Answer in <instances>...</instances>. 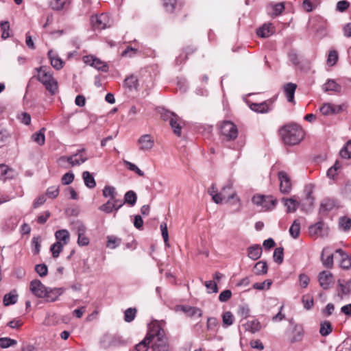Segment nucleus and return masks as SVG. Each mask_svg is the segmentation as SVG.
I'll return each instance as SVG.
<instances>
[{
	"instance_id": "obj_1",
	"label": "nucleus",
	"mask_w": 351,
	"mask_h": 351,
	"mask_svg": "<svg viewBox=\"0 0 351 351\" xmlns=\"http://www.w3.org/2000/svg\"><path fill=\"white\" fill-rule=\"evenodd\" d=\"M162 321H154L149 325L145 338L135 347L136 351H147L149 345L154 351H167V341L165 330L162 328Z\"/></svg>"
},
{
	"instance_id": "obj_2",
	"label": "nucleus",
	"mask_w": 351,
	"mask_h": 351,
	"mask_svg": "<svg viewBox=\"0 0 351 351\" xmlns=\"http://www.w3.org/2000/svg\"><path fill=\"white\" fill-rule=\"evenodd\" d=\"M280 133L285 143L290 145L298 144L304 135L302 128L295 123L283 126L280 128Z\"/></svg>"
},
{
	"instance_id": "obj_3",
	"label": "nucleus",
	"mask_w": 351,
	"mask_h": 351,
	"mask_svg": "<svg viewBox=\"0 0 351 351\" xmlns=\"http://www.w3.org/2000/svg\"><path fill=\"white\" fill-rule=\"evenodd\" d=\"M36 70L38 72V80L43 84L51 95H55L58 90V82L53 77L50 69L46 66H42L36 68Z\"/></svg>"
},
{
	"instance_id": "obj_4",
	"label": "nucleus",
	"mask_w": 351,
	"mask_h": 351,
	"mask_svg": "<svg viewBox=\"0 0 351 351\" xmlns=\"http://www.w3.org/2000/svg\"><path fill=\"white\" fill-rule=\"evenodd\" d=\"M219 193L221 194L222 202L230 203L231 204H239L241 206L240 198L237 196L236 191L233 189L232 183L225 185Z\"/></svg>"
},
{
	"instance_id": "obj_5",
	"label": "nucleus",
	"mask_w": 351,
	"mask_h": 351,
	"mask_svg": "<svg viewBox=\"0 0 351 351\" xmlns=\"http://www.w3.org/2000/svg\"><path fill=\"white\" fill-rule=\"evenodd\" d=\"M220 132L223 139L226 141H234L238 136V129L232 122L223 121L220 128Z\"/></svg>"
},
{
	"instance_id": "obj_6",
	"label": "nucleus",
	"mask_w": 351,
	"mask_h": 351,
	"mask_svg": "<svg viewBox=\"0 0 351 351\" xmlns=\"http://www.w3.org/2000/svg\"><path fill=\"white\" fill-rule=\"evenodd\" d=\"M85 149H78L77 152L71 156H64L59 158L60 162H67L71 167L79 166L88 160V157L84 154Z\"/></svg>"
},
{
	"instance_id": "obj_7",
	"label": "nucleus",
	"mask_w": 351,
	"mask_h": 351,
	"mask_svg": "<svg viewBox=\"0 0 351 351\" xmlns=\"http://www.w3.org/2000/svg\"><path fill=\"white\" fill-rule=\"evenodd\" d=\"M253 204L261 206L264 210H269L275 206L276 199L271 196H265L262 195H254L252 199Z\"/></svg>"
},
{
	"instance_id": "obj_8",
	"label": "nucleus",
	"mask_w": 351,
	"mask_h": 351,
	"mask_svg": "<svg viewBox=\"0 0 351 351\" xmlns=\"http://www.w3.org/2000/svg\"><path fill=\"white\" fill-rule=\"evenodd\" d=\"M83 61L86 64L94 67L99 71L103 72H107L108 71L107 63L94 56H85L83 57Z\"/></svg>"
},
{
	"instance_id": "obj_9",
	"label": "nucleus",
	"mask_w": 351,
	"mask_h": 351,
	"mask_svg": "<svg viewBox=\"0 0 351 351\" xmlns=\"http://www.w3.org/2000/svg\"><path fill=\"white\" fill-rule=\"evenodd\" d=\"M91 23L95 29H104L110 26V21L107 14H101L99 15L93 16L91 17Z\"/></svg>"
},
{
	"instance_id": "obj_10",
	"label": "nucleus",
	"mask_w": 351,
	"mask_h": 351,
	"mask_svg": "<svg viewBox=\"0 0 351 351\" xmlns=\"http://www.w3.org/2000/svg\"><path fill=\"white\" fill-rule=\"evenodd\" d=\"M280 181V191L284 194H288L291 192L292 184L291 179L285 171H281L278 173Z\"/></svg>"
},
{
	"instance_id": "obj_11",
	"label": "nucleus",
	"mask_w": 351,
	"mask_h": 351,
	"mask_svg": "<svg viewBox=\"0 0 351 351\" xmlns=\"http://www.w3.org/2000/svg\"><path fill=\"white\" fill-rule=\"evenodd\" d=\"M328 230V228L322 219L308 228V232L311 237H323L325 235V232H327Z\"/></svg>"
},
{
	"instance_id": "obj_12",
	"label": "nucleus",
	"mask_w": 351,
	"mask_h": 351,
	"mask_svg": "<svg viewBox=\"0 0 351 351\" xmlns=\"http://www.w3.org/2000/svg\"><path fill=\"white\" fill-rule=\"evenodd\" d=\"M318 280L320 286L324 289H328L334 282L332 274L328 271H323L319 273Z\"/></svg>"
},
{
	"instance_id": "obj_13",
	"label": "nucleus",
	"mask_w": 351,
	"mask_h": 351,
	"mask_svg": "<svg viewBox=\"0 0 351 351\" xmlns=\"http://www.w3.org/2000/svg\"><path fill=\"white\" fill-rule=\"evenodd\" d=\"M139 149L143 152L151 150L154 145V141L149 134H144L138 140Z\"/></svg>"
},
{
	"instance_id": "obj_14",
	"label": "nucleus",
	"mask_w": 351,
	"mask_h": 351,
	"mask_svg": "<svg viewBox=\"0 0 351 351\" xmlns=\"http://www.w3.org/2000/svg\"><path fill=\"white\" fill-rule=\"evenodd\" d=\"M47 287H45L40 280H34L30 282L29 289L32 293L38 298H43L45 295Z\"/></svg>"
},
{
	"instance_id": "obj_15",
	"label": "nucleus",
	"mask_w": 351,
	"mask_h": 351,
	"mask_svg": "<svg viewBox=\"0 0 351 351\" xmlns=\"http://www.w3.org/2000/svg\"><path fill=\"white\" fill-rule=\"evenodd\" d=\"M62 293L63 290L61 288L47 287L45 295L43 296V298H44L46 302H52L57 300Z\"/></svg>"
},
{
	"instance_id": "obj_16",
	"label": "nucleus",
	"mask_w": 351,
	"mask_h": 351,
	"mask_svg": "<svg viewBox=\"0 0 351 351\" xmlns=\"http://www.w3.org/2000/svg\"><path fill=\"white\" fill-rule=\"evenodd\" d=\"M292 330L291 333V341L292 343L298 342L302 341L304 335V330L302 326L299 324H293L291 322Z\"/></svg>"
},
{
	"instance_id": "obj_17",
	"label": "nucleus",
	"mask_w": 351,
	"mask_h": 351,
	"mask_svg": "<svg viewBox=\"0 0 351 351\" xmlns=\"http://www.w3.org/2000/svg\"><path fill=\"white\" fill-rule=\"evenodd\" d=\"M297 85L294 83H287L283 86V91L287 101L290 103H295L294 95Z\"/></svg>"
},
{
	"instance_id": "obj_18",
	"label": "nucleus",
	"mask_w": 351,
	"mask_h": 351,
	"mask_svg": "<svg viewBox=\"0 0 351 351\" xmlns=\"http://www.w3.org/2000/svg\"><path fill=\"white\" fill-rule=\"evenodd\" d=\"M335 252L341 256L340 267L345 269H349L351 267V256L341 249L336 250Z\"/></svg>"
},
{
	"instance_id": "obj_19",
	"label": "nucleus",
	"mask_w": 351,
	"mask_h": 351,
	"mask_svg": "<svg viewBox=\"0 0 351 351\" xmlns=\"http://www.w3.org/2000/svg\"><path fill=\"white\" fill-rule=\"evenodd\" d=\"M314 190L313 184H306L304 187V193L305 194V202L304 206L307 205L311 208L314 204V197L312 196Z\"/></svg>"
},
{
	"instance_id": "obj_20",
	"label": "nucleus",
	"mask_w": 351,
	"mask_h": 351,
	"mask_svg": "<svg viewBox=\"0 0 351 351\" xmlns=\"http://www.w3.org/2000/svg\"><path fill=\"white\" fill-rule=\"evenodd\" d=\"M54 235L56 242H59L64 245H67L70 241V233L66 229L57 230Z\"/></svg>"
},
{
	"instance_id": "obj_21",
	"label": "nucleus",
	"mask_w": 351,
	"mask_h": 351,
	"mask_svg": "<svg viewBox=\"0 0 351 351\" xmlns=\"http://www.w3.org/2000/svg\"><path fill=\"white\" fill-rule=\"evenodd\" d=\"M48 57L50 60L51 66L56 70L61 69L64 66L62 60L56 55L52 50L48 51Z\"/></svg>"
},
{
	"instance_id": "obj_22",
	"label": "nucleus",
	"mask_w": 351,
	"mask_h": 351,
	"mask_svg": "<svg viewBox=\"0 0 351 351\" xmlns=\"http://www.w3.org/2000/svg\"><path fill=\"white\" fill-rule=\"evenodd\" d=\"M274 32V27L271 23L264 24L256 31V34L259 37L267 38L272 35Z\"/></svg>"
},
{
	"instance_id": "obj_23",
	"label": "nucleus",
	"mask_w": 351,
	"mask_h": 351,
	"mask_svg": "<svg viewBox=\"0 0 351 351\" xmlns=\"http://www.w3.org/2000/svg\"><path fill=\"white\" fill-rule=\"evenodd\" d=\"M14 176V170L5 164H0V180L12 179Z\"/></svg>"
},
{
	"instance_id": "obj_24",
	"label": "nucleus",
	"mask_w": 351,
	"mask_h": 351,
	"mask_svg": "<svg viewBox=\"0 0 351 351\" xmlns=\"http://www.w3.org/2000/svg\"><path fill=\"white\" fill-rule=\"evenodd\" d=\"M261 254L262 247L258 244L251 245L247 248V256L254 261L258 260Z\"/></svg>"
},
{
	"instance_id": "obj_25",
	"label": "nucleus",
	"mask_w": 351,
	"mask_h": 351,
	"mask_svg": "<svg viewBox=\"0 0 351 351\" xmlns=\"http://www.w3.org/2000/svg\"><path fill=\"white\" fill-rule=\"evenodd\" d=\"M19 295L15 289L12 290L3 297V302L5 306L15 304L18 300Z\"/></svg>"
},
{
	"instance_id": "obj_26",
	"label": "nucleus",
	"mask_w": 351,
	"mask_h": 351,
	"mask_svg": "<svg viewBox=\"0 0 351 351\" xmlns=\"http://www.w3.org/2000/svg\"><path fill=\"white\" fill-rule=\"evenodd\" d=\"M250 108L252 110L258 113H265L270 110L267 101L252 103Z\"/></svg>"
},
{
	"instance_id": "obj_27",
	"label": "nucleus",
	"mask_w": 351,
	"mask_h": 351,
	"mask_svg": "<svg viewBox=\"0 0 351 351\" xmlns=\"http://www.w3.org/2000/svg\"><path fill=\"white\" fill-rule=\"evenodd\" d=\"M119 202L120 199L108 200L105 204L99 207V210L106 214H110L114 210V208L116 206L117 203Z\"/></svg>"
},
{
	"instance_id": "obj_28",
	"label": "nucleus",
	"mask_w": 351,
	"mask_h": 351,
	"mask_svg": "<svg viewBox=\"0 0 351 351\" xmlns=\"http://www.w3.org/2000/svg\"><path fill=\"white\" fill-rule=\"evenodd\" d=\"M69 4V0H50L49 6L53 10L60 11Z\"/></svg>"
},
{
	"instance_id": "obj_29",
	"label": "nucleus",
	"mask_w": 351,
	"mask_h": 351,
	"mask_svg": "<svg viewBox=\"0 0 351 351\" xmlns=\"http://www.w3.org/2000/svg\"><path fill=\"white\" fill-rule=\"evenodd\" d=\"M102 195L104 197H110L109 200H114L117 199L116 198L117 195V192L116 189L113 186L106 185L102 190Z\"/></svg>"
},
{
	"instance_id": "obj_30",
	"label": "nucleus",
	"mask_w": 351,
	"mask_h": 351,
	"mask_svg": "<svg viewBox=\"0 0 351 351\" xmlns=\"http://www.w3.org/2000/svg\"><path fill=\"white\" fill-rule=\"evenodd\" d=\"M341 87L339 84H338L335 80H329L323 85V90L325 92L328 91H334V92H340Z\"/></svg>"
},
{
	"instance_id": "obj_31",
	"label": "nucleus",
	"mask_w": 351,
	"mask_h": 351,
	"mask_svg": "<svg viewBox=\"0 0 351 351\" xmlns=\"http://www.w3.org/2000/svg\"><path fill=\"white\" fill-rule=\"evenodd\" d=\"M208 193L212 197V199L215 203L217 204L222 203L221 194L217 191L215 184H213L208 189Z\"/></svg>"
},
{
	"instance_id": "obj_32",
	"label": "nucleus",
	"mask_w": 351,
	"mask_h": 351,
	"mask_svg": "<svg viewBox=\"0 0 351 351\" xmlns=\"http://www.w3.org/2000/svg\"><path fill=\"white\" fill-rule=\"evenodd\" d=\"M45 128H41L38 132H35L32 135V139L38 145H43L45 142Z\"/></svg>"
},
{
	"instance_id": "obj_33",
	"label": "nucleus",
	"mask_w": 351,
	"mask_h": 351,
	"mask_svg": "<svg viewBox=\"0 0 351 351\" xmlns=\"http://www.w3.org/2000/svg\"><path fill=\"white\" fill-rule=\"evenodd\" d=\"M282 201L284 202V204L287 208V213H294L299 206V202L293 198H283Z\"/></svg>"
},
{
	"instance_id": "obj_34",
	"label": "nucleus",
	"mask_w": 351,
	"mask_h": 351,
	"mask_svg": "<svg viewBox=\"0 0 351 351\" xmlns=\"http://www.w3.org/2000/svg\"><path fill=\"white\" fill-rule=\"evenodd\" d=\"M268 266L265 261H258L254 265V273L256 275L261 276L267 273Z\"/></svg>"
},
{
	"instance_id": "obj_35",
	"label": "nucleus",
	"mask_w": 351,
	"mask_h": 351,
	"mask_svg": "<svg viewBox=\"0 0 351 351\" xmlns=\"http://www.w3.org/2000/svg\"><path fill=\"white\" fill-rule=\"evenodd\" d=\"M320 3V0H303L302 8L310 12L316 8Z\"/></svg>"
},
{
	"instance_id": "obj_36",
	"label": "nucleus",
	"mask_w": 351,
	"mask_h": 351,
	"mask_svg": "<svg viewBox=\"0 0 351 351\" xmlns=\"http://www.w3.org/2000/svg\"><path fill=\"white\" fill-rule=\"evenodd\" d=\"M60 323L59 317L55 313H48L43 321L46 326H55Z\"/></svg>"
},
{
	"instance_id": "obj_37",
	"label": "nucleus",
	"mask_w": 351,
	"mask_h": 351,
	"mask_svg": "<svg viewBox=\"0 0 351 351\" xmlns=\"http://www.w3.org/2000/svg\"><path fill=\"white\" fill-rule=\"evenodd\" d=\"M335 206H336V202L334 199H326L322 202V204L320 205L319 212L321 213L323 211H326V212L330 211Z\"/></svg>"
},
{
	"instance_id": "obj_38",
	"label": "nucleus",
	"mask_w": 351,
	"mask_h": 351,
	"mask_svg": "<svg viewBox=\"0 0 351 351\" xmlns=\"http://www.w3.org/2000/svg\"><path fill=\"white\" fill-rule=\"evenodd\" d=\"M82 178L85 185L90 189H93L96 186V182L94 177L88 171H84Z\"/></svg>"
},
{
	"instance_id": "obj_39",
	"label": "nucleus",
	"mask_w": 351,
	"mask_h": 351,
	"mask_svg": "<svg viewBox=\"0 0 351 351\" xmlns=\"http://www.w3.org/2000/svg\"><path fill=\"white\" fill-rule=\"evenodd\" d=\"M327 248H324L322 253V261L324 267L331 269L333 267V254H330L324 258V254L326 252Z\"/></svg>"
},
{
	"instance_id": "obj_40",
	"label": "nucleus",
	"mask_w": 351,
	"mask_h": 351,
	"mask_svg": "<svg viewBox=\"0 0 351 351\" xmlns=\"http://www.w3.org/2000/svg\"><path fill=\"white\" fill-rule=\"evenodd\" d=\"M289 233L293 239H297L300 233V223L298 219L293 221L289 228Z\"/></svg>"
},
{
	"instance_id": "obj_41",
	"label": "nucleus",
	"mask_w": 351,
	"mask_h": 351,
	"mask_svg": "<svg viewBox=\"0 0 351 351\" xmlns=\"http://www.w3.org/2000/svg\"><path fill=\"white\" fill-rule=\"evenodd\" d=\"M137 199L136 194L133 191H129L125 193L124 195V201L123 203L128 204L130 206H134Z\"/></svg>"
},
{
	"instance_id": "obj_42",
	"label": "nucleus",
	"mask_w": 351,
	"mask_h": 351,
	"mask_svg": "<svg viewBox=\"0 0 351 351\" xmlns=\"http://www.w3.org/2000/svg\"><path fill=\"white\" fill-rule=\"evenodd\" d=\"M179 117L178 116L172 117L170 120L169 124L172 129L173 130V132L177 136H180L181 135L182 128L180 126L179 121Z\"/></svg>"
},
{
	"instance_id": "obj_43",
	"label": "nucleus",
	"mask_w": 351,
	"mask_h": 351,
	"mask_svg": "<svg viewBox=\"0 0 351 351\" xmlns=\"http://www.w3.org/2000/svg\"><path fill=\"white\" fill-rule=\"evenodd\" d=\"M124 85L130 90L136 89L138 85V79L135 75L128 77L124 81Z\"/></svg>"
},
{
	"instance_id": "obj_44",
	"label": "nucleus",
	"mask_w": 351,
	"mask_h": 351,
	"mask_svg": "<svg viewBox=\"0 0 351 351\" xmlns=\"http://www.w3.org/2000/svg\"><path fill=\"white\" fill-rule=\"evenodd\" d=\"M245 328L247 330L250 331L252 333H255L261 329V324L256 319L250 320L246 323Z\"/></svg>"
},
{
	"instance_id": "obj_45",
	"label": "nucleus",
	"mask_w": 351,
	"mask_h": 351,
	"mask_svg": "<svg viewBox=\"0 0 351 351\" xmlns=\"http://www.w3.org/2000/svg\"><path fill=\"white\" fill-rule=\"evenodd\" d=\"M332 330V327L331 324L328 322L325 321L321 323L320 324V328H319V333L322 336H327L328 335Z\"/></svg>"
},
{
	"instance_id": "obj_46",
	"label": "nucleus",
	"mask_w": 351,
	"mask_h": 351,
	"mask_svg": "<svg viewBox=\"0 0 351 351\" xmlns=\"http://www.w3.org/2000/svg\"><path fill=\"white\" fill-rule=\"evenodd\" d=\"M342 158L350 159L351 158V140L348 141L340 150Z\"/></svg>"
},
{
	"instance_id": "obj_47",
	"label": "nucleus",
	"mask_w": 351,
	"mask_h": 351,
	"mask_svg": "<svg viewBox=\"0 0 351 351\" xmlns=\"http://www.w3.org/2000/svg\"><path fill=\"white\" fill-rule=\"evenodd\" d=\"M338 287L342 295H348L351 293V280L343 283L340 280H338Z\"/></svg>"
},
{
	"instance_id": "obj_48",
	"label": "nucleus",
	"mask_w": 351,
	"mask_h": 351,
	"mask_svg": "<svg viewBox=\"0 0 351 351\" xmlns=\"http://www.w3.org/2000/svg\"><path fill=\"white\" fill-rule=\"evenodd\" d=\"M64 246V245L60 243L59 242L54 243L50 247L52 256L55 258H58L62 251Z\"/></svg>"
},
{
	"instance_id": "obj_49",
	"label": "nucleus",
	"mask_w": 351,
	"mask_h": 351,
	"mask_svg": "<svg viewBox=\"0 0 351 351\" xmlns=\"http://www.w3.org/2000/svg\"><path fill=\"white\" fill-rule=\"evenodd\" d=\"M339 225L343 231H348L351 229V219L341 217L339 219Z\"/></svg>"
},
{
	"instance_id": "obj_50",
	"label": "nucleus",
	"mask_w": 351,
	"mask_h": 351,
	"mask_svg": "<svg viewBox=\"0 0 351 351\" xmlns=\"http://www.w3.org/2000/svg\"><path fill=\"white\" fill-rule=\"evenodd\" d=\"M182 311L186 316L189 317H200L202 315V311L200 308H179Z\"/></svg>"
},
{
	"instance_id": "obj_51",
	"label": "nucleus",
	"mask_w": 351,
	"mask_h": 351,
	"mask_svg": "<svg viewBox=\"0 0 351 351\" xmlns=\"http://www.w3.org/2000/svg\"><path fill=\"white\" fill-rule=\"evenodd\" d=\"M16 343L17 341L16 340L10 339L9 337L0 338V347L1 348H8L9 347L16 345Z\"/></svg>"
},
{
	"instance_id": "obj_52",
	"label": "nucleus",
	"mask_w": 351,
	"mask_h": 351,
	"mask_svg": "<svg viewBox=\"0 0 351 351\" xmlns=\"http://www.w3.org/2000/svg\"><path fill=\"white\" fill-rule=\"evenodd\" d=\"M283 248L280 247L275 249L274 252V259L278 264H281L283 261Z\"/></svg>"
},
{
	"instance_id": "obj_53",
	"label": "nucleus",
	"mask_w": 351,
	"mask_h": 351,
	"mask_svg": "<svg viewBox=\"0 0 351 351\" xmlns=\"http://www.w3.org/2000/svg\"><path fill=\"white\" fill-rule=\"evenodd\" d=\"M222 319L223 324L226 326L232 325L234 320L233 315L229 311H227L223 314Z\"/></svg>"
},
{
	"instance_id": "obj_54",
	"label": "nucleus",
	"mask_w": 351,
	"mask_h": 351,
	"mask_svg": "<svg viewBox=\"0 0 351 351\" xmlns=\"http://www.w3.org/2000/svg\"><path fill=\"white\" fill-rule=\"evenodd\" d=\"M136 308H127L125 311H124V319L125 322H132L135 316H136Z\"/></svg>"
},
{
	"instance_id": "obj_55",
	"label": "nucleus",
	"mask_w": 351,
	"mask_h": 351,
	"mask_svg": "<svg viewBox=\"0 0 351 351\" xmlns=\"http://www.w3.org/2000/svg\"><path fill=\"white\" fill-rule=\"evenodd\" d=\"M336 351H351V339H346L336 349Z\"/></svg>"
},
{
	"instance_id": "obj_56",
	"label": "nucleus",
	"mask_w": 351,
	"mask_h": 351,
	"mask_svg": "<svg viewBox=\"0 0 351 351\" xmlns=\"http://www.w3.org/2000/svg\"><path fill=\"white\" fill-rule=\"evenodd\" d=\"M348 105L346 103L341 104H332V114H337L341 112L346 110Z\"/></svg>"
},
{
	"instance_id": "obj_57",
	"label": "nucleus",
	"mask_w": 351,
	"mask_h": 351,
	"mask_svg": "<svg viewBox=\"0 0 351 351\" xmlns=\"http://www.w3.org/2000/svg\"><path fill=\"white\" fill-rule=\"evenodd\" d=\"M35 271L40 277H45L48 273L47 266L45 264H38L35 266Z\"/></svg>"
},
{
	"instance_id": "obj_58",
	"label": "nucleus",
	"mask_w": 351,
	"mask_h": 351,
	"mask_svg": "<svg viewBox=\"0 0 351 351\" xmlns=\"http://www.w3.org/2000/svg\"><path fill=\"white\" fill-rule=\"evenodd\" d=\"M40 241L41 239L39 236L34 237L32 240V245L34 247L33 252L35 254H38L40 251Z\"/></svg>"
},
{
	"instance_id": "obj_59",
	"label": "nucleus",
	"mask_w": 351,
	"mask_h": 351,
	"mask_svg": "<svg viewBox=\"0 0 351 351\" xmlns=\"http://www.w3.org/2000/svg\"><path fill=\"white\" fill-rule=\"evenodd\" d=\"M350 7V3L348 1L342 0L337 3L336 11L339 12H343L348 9Z\"/></svg>"
},
{
	"instance_id": "obj_60",
	"label": "nucleus",
	"mask_w": 351,
	"mask_h": 351,
	"mask_svg": "<svg viewBox=\"0 0 351 351\" xmlns=\"http://www.w3.org/2000/svg\"><path fill=\"white\" fill-rule=\"evenodd\" d=\"M338 60V54L336 51H330L329 52L328 59H327V64L328 66H333L335 64Z\"/></svg>"
},
{
	"instance_id": "obj_61",
	"label": "nucleus",
	"mask_w": 351,
	"mask_h": 351,
	"mask_svg": "<svg viewBox=\"0 0 351 351\" xmlns=\"http://www.w3.org/2000/svg\"><path fill=\"white\" fill-rule=\"evenodd\" d=\"M272 282L270 280H266L262 282H256L253 285V288L258 290H263L265 287L268 289L271 285Z\"/></svg>"
},
{
	"instance_id": "obj_62",
	"label": "nucleus",
	"mask_w": 351,
	"mask_h": 351,
	"mask_svg": "<svg viewBox=\"0 0 351 351\" xmlns=\"http://www.w3.org/2000/svg\"><path fill=\"white\" fill-rule=\"evenodd\" d=\"M121 243V239L114 237H108L107 247L111 249H115Z\"/></svg>"
},
{
	"instance_id": "obj_63",
	"label": "nucleus",
	"mask_w": 351,
	"mask_h": 351,
	"mask_svg": "<svg viewBox=\"0 0 351 351\" xmlns=\"http://www.w3.org/2000/svg\"><path fill=\"white\" fill-rule=\"evenodd\" d=\"M59 194V186H50L47 189L46 195L49 198H56Z\"/></svg>"
},
{
	"instance_id": "obj_64",
	"label": "nucleus",
	"mask_w": 351,
	"mask_h": 351,
	"mask_svg": "<svg viewBox=\"0 0 351 351\" xmlns=\"http://www.w3.org/2000/svg\"><path fill=\"white\" fill-rule=\"evenodd\" d=\"M74 228L77 236L84 234L86 232V228L85 225L81 221H77L74 225Z\"/></svg>"
}]
</instances>
